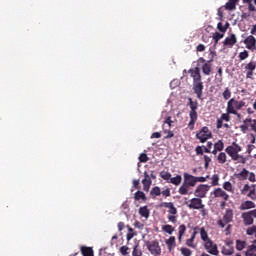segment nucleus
<instances>
[{"instance_id": "nucleus-38", "label": "nucleus", "mask_w": 256, "mask_h": 256, "mask_svg": "<svg viewBox=\"0 0 256 256\" xmlns=\"http://www.w3.org/2000/svg\"><path fill=\"white\" fill-rule=\"evenodd\" d=\"M132 256H143V251H141V249H139V244H136L133 247Z\"/></svg>"}, {"instance_id": "nucleus-13", "label": "nucleus", "mask_w": 256, "mask_h": 256, "mask_svg": "<svg viewBox=\"0 0 256 256\" xmlns=\"http://www.w3.org/2000/svg\"><path fill=\"white\" fill-rule=\"evenodd\" d=\"M198 63H202V73H204L205 75H211V71H212V67H211V63H213V58L210 60H205V58L200 57L198 59Z\"/></svg>"}, {"instance_id": "nucleus-28", "label": "nucleus", "mask_w": 256, "mask_h": 256, "mask_svg": "<svg viewBox=\"0 0 256 256\" xmlns=\"http://www.w3.org/2000/svg\"><path fill=\"white\" fill-rule=\"evenodd\" d=\"M216 159L220 165H224V163H227V154L225 152H220Z\"/></svg>"}, {"instance_id": "nucleus-37", "label": "nucleus", "mask_w": 256, "mask_h": 256, "mask_svg": "<svg viewBox=\"0 0 256 256\" xmlns=\"http://www.w3.org/2000/svg\"><path fill=\"white\" fill-rule=\"evenodd\" d=\"M166 125L168 126V129H171V127H173V120H171V116L165 118L162 128L165 129L167 127Z\"/></svg>"}, {"instance_id": "nucleus-14", "label": "nucleus", "mask_w": 256, "mask_h": 256, "mask_svg": "<svg viewBox=\"0 0 256 256\" xmlns=\"http://www.w3.org/2000/svg\"><path fill=\"white\" fill-rule=\"evenodd\" d=\"M188 207L190 209H195V210L199 211L201 209H205V204H203V200L201 198L196 197V198H192L190 200Z\"/></svg>"}, {"instance_id": "nucleus-20", "label": "nucleus", "mask_w": 256, "mask_h": 256, "mask_svg": "<svg viewBox=\"0 0 256 256\" xmlns=\"http://www.w3.org/2000/svg\"><path fill=\"white\" fill-rule=\"evenodd\" d=\"M244 45H246V49H250V51H253L256 46V39L254 38L253 35L248 36L244 40Z\"/></svg>"}, {"instance_id": "nucleus-6", "label": "nucleus", "mask_w": 256, "mask_h": 256, "mask_svg": "<svg viewBox=\"0 0 256 256\" xmlns=\"http://www.w3.org/2000/svg\"><path fill=\"white\" fill-rule=\"evenodd\" d=\"M161 195H163L165 199H167V197H171V188H166L161 191V187L155 186L150 191L151 199H157V197H161Z\"/></svg>"}, {"instance_id": "nucleus-63", "label": "nucleus", "mask_w": 256, "mask_h": 256, "mask_svg": "<svg viewBox=\"0 0 256 256\" xmlns=\"http://www.w3.org/2000/svg\"><path fill=\"white\" fill-rule=\"evenodd\" d=\"M125 229V223L124 222H119L118 223V231H123Z\"/></svg>"}, {"instance_id": "nucleus-36", "label": "nucleus", "mask_w": 256, "mask_h": 256, "mask_svg": "<svg viewBox=\"0 0 256 256\" xmlns=\"http://www.w3.org/2000/svg\"><path fill=\"white\" fill-rule=\"evenodd\" d=\"M160 177H161V179L166 181V183H169V181H171V178H172L171 173L167 172V171L160 172Z\"/></svg>"}, {"instance_id": "nucleus-39", "label": "nucleus", "mask_w": 256, "mask_h": 256, "mask_svg": "<svg viewBox=\"0 0 256 256\" xmlns=\"http://www.w3.org/2000/svg\"><path fill=\"white\" fill-rule=\"evenodd\" d=\"M223 189L225 191H228L229 193H233V191H234L233 184H231V182H229V181H226L223 183Z\"/></svg>"}, {"instance_id": "nucleus-49", "label": "nucleus", "mask_w": 256, "mask_h": 256, "mask_svg": "<svg viewBox=\"0 0 256 256\" xmlns=\"http://www.w3.org/2000/svg\"><path fill=\"white\" fill-rule=\"evenodd\" d=\"M250 190H251V186H249V184H245L243 189L241 190V194L248 195Z\"/></svg>"}, {"instance_id": "nucleus-61", "label": "nucleus", "mask_w": 256, "mask_h": 256, "mask_svg": "<svg viewBox=\"0 0 256 256\" xmlns=\"http://www.w3.org/2000/svg\"><path fill=\"white\" fill-rule=\"evenodd\" d=\"M133 237H135V232H128L126 235L127 241H131V239H133Z\"/></svg>"}, {"instance_id": "nucleus-60", "label": "nucleus", "mask_w": 256, "mask_h": 256, "mask_svg": "<svg viewBox=\"0 0 256 256\" xmlns=\"http://www.w3.org/2000/svg\"><path fill=\"white\" fill-rule=\"evenodd\" d=\"M253 251H256L255 244H252V245L248 246V248H247V253H253Z\"/></svg>"}, {"instance_id": "nucleus-10", "label": "nucleus", "mask_w": 256, "mask_h": 256, "mask_svg": "<svg viewBox=\"0 0 256 256\" xmlns=\"http://www.w3.org/2000/svg\"><path fill=\"white\" fill-rule=\"evenodd\" d=\"M242 219L244 225H253L254 219H256V209L242 213Z\"/></svg>"}, {"instance_id": "nucleus-17", "label": "nucleus", "mask_w": 256, "mask_h": 256, "mask_svg": "<svg viewBox=\"0 0 256 256\" xmlns=\"http://www.w3.org/2000/svg\"><path fill=\"white\" fill-rule=\"evenodd\" d=\"M237 43V36L235 34H230L223 41L224 47H228L229 49L233 48V46Z\"/></svg>"}, {"instance_id": "nucleus-23", "label": "nucleus", "mask_w": 256, "mask_h": 256, "mask_svg": "<svg viewBox=\"0 0 256 256\" xmlns=\"http://www.w3.org/2000/svg\"><path fill=\"white\" fill-rule=\"evenodd\" d=\"M138 213L140 216L144 217V219H149L151 211L147 206H142L139 208Z\"/></svg>"}, {"instance_id": "nucleus-58", "label": "nucleus", "mask_w": 256, "mask_h": 256, "mask_svg": "<svg viewBox=\"0 0 256 256\" xmlns=\"http://www.w3.org/2000/svg\"><path fill=\"white\" fill-rule=\"evenodd\" d=\"M195 152L196 155H203V146H197Z\"/></svg>"}, {"instance_id": "nucleus-5", "label": "nucleus", "mask_w": 256, "mask_h": 256, "mask_svg": "<svg viewBox=\"0 0 256 256\" xmlns=\"http://www.w3.org/2000/svg\"><path fill=\"white\" fill-rule=\"evenodd\" d=\"M189 106H190V122L188 123V128L190 131L195 129V123H197V109L199 107V103L197 101H193L192 98H188Z\"/></svg>"}, {"instance_id": "nucleus-46", "label": "nucleus", "mask_w": 256, "mask_h": 256, "mask_svg": "<svg viewBox=\"0 0 256 256\" xmlns=\"http://www.w3.org/2000/svg\"><path fill=\"white\" fill-rule=\"evenodd\" d=\"M222 97L224 99H231V90L229 88H225L224 92L222 93Z\"/></svg>"}, {"instance_id": "nucleus-9", "label": "nucleus", "mask_w": 256, "mask_h": 256, "mask_svg": "<svg viewBox=\"0 0 256 256\" xmlns=\"http://www.w3.org/2000/svg\"><path fill=\"white\" fill-rule=\"evenodd\" d=\"M146 247L148 251L151 253V255H154V256L161 255V246L159 245V242L157 240L147 241Z\"/></svg>"}, {"instance_id": "nucleus-53", "label": "nucleus", "mask_w": 256, "mask_h": 256, "mask_svg": "<svg viewBox=\"0 0 256 256\" xmlns=\"http://www.w3.org/2000/svg\"><path fill=\"white\" fill-rule=\"evenodd\" d=\"M248 181H250L251 183H255L256 181V176H255V173L253 172H248Z\"/></svg>"}, {"instance_id": "nucleus-57", "label": "nucleus", "mask_w": 256, "mask_h": 256, "mask_svg": "<svg viewBox=\"0 0 256 256\" xmlns=\"http://www.w3.org/2000/svg\"><path fill=\"white\" fill-rule=\"evenodd\" d=\"M220 82L223 81V68H218V78H217Z\"/></svg>"}, {"instance_id": "nucleus-48", "label": "nucleus", "mask_w": 256, "mask_h": 256, "mask_svg": "<svg viewBox=\"0 0 256 256\" xmlns=\"http://www.w3.org/2000/svg\"><path fill=\"white\" fill-rule=\"evenodd\" d=\"M139 161L140 163H147V161H149V156H147L145 153H142L139 156Z\"/></svg>"}, {"instance_id": "nucleus-30", "label": "nucleus", "mask_w": 256, "mask_h": 256, "mask_svg": "<svg viewBox=\"0 0 256 256\" xmlns=\"http://www.w3.org/2000/svg\"><path fill=\"white\" fill-rule=\"evenodd\" d=\"M81 253H82L83 256H94L93 248L87 247V246H83L81 248Z\"/></svg>"}, {"instance_id": "nucleus-55", "label": "nucleus", "mask_w": 256, "mask_h": 256, "mask_svg": "<svg viewBox=\"0 0 256 256\" xmlns=\"http://www.w3.org/2000/svg\"><path fill=\"white\" fill-rule=\"evenodd\" d=\"M217 29L221 31V33H225L227 31V27H224L223 23L219 22L217 24Z\"/></svg>"}, {"instance_id": "nucleus-45", "label": "nucleus", "mask_w": 256, "mask_h": 256, "mask_svg": "<svg viewBox=\"0 0 256 256\" xmlns=\"http://www.w3.org/2000/svg\"><path fill=\"white\" fill-rule=\"evenodd\" d=\"M249 57V52L247 50H244L243 52L239 53V59L240 61H245Z\"/></svg>"}, {"instance_id": "nucleus-44", "label": "nucleus", "mask_w": 256, "mask_h": 256, "mask_svg": "<svg viewBox=\"0 0 256 256\" xmlns=\"http://www.w3.org/2000/svg\"><path fill=\"white\" fill-rule=\"evenodd\" d=\"M211 185L212 187H217V185H219V175L218 174H214L212 177H211Z\"/></svg>"}, {"instance_id": "nucleus-50", "label": "nucleus", "mask_w": 256, "mask_h": 256, "mask_svg": "<svg viewBox=\"0 0 256 256\" xmlns=\"http://www.w3.org/2000/svg\"><path fill=\"white\" fill-rule=\"evenodd\" d=\"M247 197H249L250 199H252L253 201H255L256 199V191L255 188L251 189L248 194Z\"/></svg>"}, {"instance_id": "nucleus-2", "label": "nucleus", "mask_w": 256, "mask_h": 256, "mask_svg": "<svg viewBox=\"0 0 256 256\" xmlns=\"http://www.w3.org/2000/svg\"><path fill=\"white\" fill-rule=\"evenodd\" d=\"M241 151H243V148L236 142H232V144L227 146L225 149V153L229 155L232 161H237V163H242V165H245L247 163V159L245 156L239 154Z\"/></svg>"}, {"instance_id": "nucleus-40", "label": "nucleus", "mask_w": 256, "mask_h": 256, "mask_svg": "<svg viewBox=\"0 0 256 256\" xmlns=\"http://www.w3.org/2000/svg\"><path fill=\"white\" fill-rule=\"evenodd\" d=\"M162 230L165 232V233H168V235H173V231H175V228H173V226L167 224V225H164L162 227Z\"/></svg>"}, {"instance_id": "nucleus-33", "label": "nucleus", "mask_w": 256, "mask_h": 256, "mask_svg": "<svg viewBox=\"0 0 256 256\" xmlns=\"http://www.w3.org/2000/svg\"><path fill=\"white\" fill-rule=\"evenodd\" d=\"M223 37H225V34H221L219 32L213 34L212 39L214 40V47L219 43V41H221V39H223Z\"/></svg>"}, {"instance_id": "nucleus-3", "label": "nucleus", "mask_w": 256, "mask_h": 256, "mask_svg": "<svg viewBox=\"0 0 256 256\" xmlns=\"http://www.w3.org/2000/svg\"><path fill=\"white\" fill-rule=\"evenodd\" d=\"M184 182L178 189L180 195H189V188L197 185V176H193L187 172L183 173Z\"/></svg>"}, {"instance_id": "nucleus-27", "label": "nucleus", "mask_w": 256, "mask_h": 256, "mask_svg": "<svg viewBox=\"0 0 256 256\" xmlns=\"http://www.w3.org/2000/svg\"><path fill=\"white\" fill-rule=\"evenodd\" d=\"M169 251H173L175 249V236H171L169 239L165 241Z\"/></svg>"}, {"instance_id": "nucleus-18", "label": "nucleus", "mask_w": 256, "mask_h": 256, "mask_svg": "<svg viewBox=\"0 0 256 256\" xmlns=\"http://www.w3.org/2000/svg\"><path fill=\"white\" fill-rule=\"evenodd\" d=\"M151 183H153L151 176L147 171H145L144 179H142L143 191L149 192V189H151Z\"/></svg>"}, {"instance_id": "nucleus-29", "label": "nucleus", "mask_w": 256, "mask_h": 256, "mask_svg": "<svg viewBox=\"0 0 256 256\" xmlns=\"http://www.w3.org/2000/svg\"><path fill=\"white\" fill-rule=\"evenodd\" d=\"M183 181V178L181 175H176L175 177H172L168 183H171L172 185L179 186L181 185V182Z\"/></svg>"}, {"instance_id": "nucleus-16", "label": "nucleus", "mask_w": 256, "mask_h": 256, "mask_svg": "<svg viewBox=\"0 0 256 256\" xmlns=\"http://www.w3.org/2000/svg\"><path fill=\"white\" fill-rule=\"evenodd\" d=\"M256 69V62L250 61L245 65L244 71H246V79H253L254 71Z\"/></svg>"}, {"instance_id": "nucleus-34", "label": "nucleus", "mask_w": 256, "mask_h": 256, "mask_svg": "<svg viewBox=\"0 0 256 256\" xmlns=\"http://www.w3.org/2000/svg\"><path fill=\"white\" fill-rule=\"evenodd\" d=\"M247 247V242L243 240H236V249L237 251H243Z\"/></svg>"}, {"instance_id": "nucleus-12", "label": "nucleus", "mask_w": 256, "mask_h": 256, "mask_svg": "<svg viewBox=\"0 0 256 256\" xmlns=\"http://www.w3.org/2000/svg\"><path fill=\"white\" fill-rule=\"evenodd\" d=\"M204 249H206L207 253L210 255H219V248L217 247V244L213 242V240H208L207 242H204Z\"/></svg>"}, {"instance_id": "nucleus-24", "label": "nucleus", "mask_w": 256, "mask_h": 256, "mask_svg": "<svg viewBox=\"0 0 256 256\" xmlns=\"http://www.w3.org/2000/svg\"><path fill=\"white\" fill-rule=\"evenodd\" d=\"M236 177L239 179V181H245L249 177V170L246 168H243L241 172L236 174Z\"/></svg>"}, {"instance_id": "nucleus-54", "label": "nucleus", "mask_w": 256, "mask_h": 256, "mask_svg": "<svg viewBox=\"0 0 256 256\" xmlns=\"http://www.w3.org/2000/svg\"><path fill=\"white\" fill-rule=\"evenodd\" d=\"M211 162V157L204 155V167L205 169L209 168V163Z\"/></svg>"}, {"instance_id": "nucleus-43", "label": "nucleus", "mask_w": 256, "mask_h": 256, "mask_svg": "<svg viewBox=\"0 0 256 256\" xmlns=\"http://www.w3.org/2000/svg\"><path fill=\"white\" fill-rule=\"evenodd\" d=\"M180 251H181V255H183V256H191V255H193V251H191V249L186 248V247H182L180 249Z\"/></svg>"}, {"instance_id": "nucleus-22", "label": "nucleus", "mask_w": 256, "mask_h": 256, "mask_svg": "<svg viewBox=\"0 0 256 256\" xmlns=\"http://www.w3.org/2000/svg\"><path fill=\"white\" fill-rule=\"evenodd\" d=\"M237 3H239V0H228L224 7L226 11H235L237 9Z\"/></svg>"}, {"instance_id": "nucleus-41", "label": "nucleus", "mask_w": 256, "mask_h": 256, "mask_svg": "<svg viewBox=\"0 0 256 256\" xmlns=\"http://www.w3.org/2000/svg\"><path fill=\"white\" fill-rule=\"evenodd\" d=\"M214 148L216 149V151H223V149H225V144L223 143L222 140H218V141L214 144Z\"/></svg>"}, {"instance_id": "nucleus-56", "label": "nucleus", "mask_w": 256, "mask_h": 256, "mask_svg": "<svg viewBox=\"0 0 256 256\" xmlns=\"http://www.w3.org/2000/svg\"><path fill=\"white\" fill-rule=\"evenodd\" d=\"M194 241H195V240H193V239H191V238L187 239V240H186V245H187V247H192V249H195V245L193 244Z\"/></svg>"}, {"instance_id": "nucleus-52", "label": "nucleus", "mask_w": 256, "mask_h": 256, "mask_svg": "<svg viewBox=\"0 0 256 256\" xmlns=\"http://www.w3.org/2000/svg\"><path fill=\"white\" fill-rule=\"evenodd\" d=\"M255 233H256V226L249 227L246 230L247 235H255Z\"/></svg>"}, {"instance_id": "nucleus-11", "label": "nucleus", "mask_w": 256, "mask_h": 256, "mask_svg": "<svg viewBox=\"0 0 256 256\" xmlns=\"http://www.w3.org/2000/svg\"><path fill=\"white\" fill-rule=\"evenodd\" d=\"M211 189V186L207 184H200L196 187L194 191L195 197H199L200 199H203L206 197L207 192Z\"/></svg>"}, {"instance_id": "nucleus-64", "label": "nucleus", "mask_w": 256, "mask_h": 256, "mask_svg": "<svg viewBox=\"0 0 256 256\" xmlns=\"http://www.w3.org/2000/svg\"><path fill=\"white\" fill-rule=\"evenodd\" d=\"M133 187L135 189H141V186H139V180H133Z\"/></svg>"}, {"instance_id": "nucleus-19", "label": "nucleus", "mask_w": 256, "mask_h": 256, "mask_svg": "<svg viewBox=\"0 0 256 256\" xmlns=\"http://www.w3.org/2000/svg\"><path fill=\"white\" fill-rule=\"evenodd\" d=\"M212 195H214V197H216V198L223 199V201H229V194H227V192H225V190H223L221 188H216L212 192Z\"/></svg>"}, {"instance_id": "nucleus-1", "label": "nucleus", "mask_w": 256, "mask_h": 256, "mask_svg": "<svg viewBox=\"0 0 256 256\" xmlns=\"http://www.w3.org/2000/svg\"><path fill=\"white\" fill-rule=\"evenodd\" d=\"M193 79V91L198 99H203V82L201 81V69L199 67L192 68L188 71Z\"/></svg>"}, {"instance_id": "nucleus-59", "label": "nucleus", "mask_w": 256, "mask_h": 256, "mask_svg": "<svg viewBox=\"0 0 256 256\" xmlns=\"http://www.w3.org/2000/svg\"><path fill=\"white\" fill-rule=\"evenodd\" d=\"M196 51H198L199 53H203V51H205V45L199 44V45L196 47Z\"/></svg>"}, {"instance_id": "nucleus-25", "label": "nucleus", "mask_w": 256, "mask_h": 256, "mask_svg": "<svg viewBox=\"0 0 256 256\" xmlns=\"http://www.w3.org/2000/svg\"><path fill=\"white\" fill-rule=\"evenodd\" d=\"M240 209L242 211H247V209H255V203L253 201H245L241 204Z\"/></svg>"}, {"instance_id": "nucleus-35", "label": "nucleus", "mask_w": 256, "mask_h": 256, "mask_svg": "<svg viewBox=\"0 0 256 256\" xmlns=\"http://www.w3.org/2000/svg\"><path fill=\"white\" fill-rule=\"evenodd\" d=\"M178 211L168 213L167 219L170 223H177Z\"/></svg>"}, {"instance_id": "nucleus-21", "label": "nucleus", "mask_w": 256, "mask_h": 256, "mask_svg": "<svg viewBox=\"0 0 256 256\" xmlns=\"http://www.w3.org/2000/svg\"><path fill=\"white\" fill-rule=\"evenodd\" d=\"M160 207H164L165 209H168V213L177 212V208L175 207V204H173V202H163L160 204Z\"/></svg>"}, {"instance_id": "nucleus-8", "label": "nucleus", "mask_w": 256, "mask_h": 256, "mask_svg": "<svg viewBox=\"0 0 256 256\" xmlns=\"http://www.w3.org/2000/svg\"><path fill=\"white\" fill-rule=\"evenodd\" d=\"M213 137V133L209 131V127L204 126L201 130L196 134V139H199L200 143H206L208 139Z\"/></svg>"}, {"instance_id": "nucleus-51", "label": "nucleus", "mask_w": 256, "mask_h": 256, "mask_svg": "<svg viewBox=\"0 0 256 256\" xmlns=\"http://www.w3.org/2000/svg\"><path fill=\"white\" fill-rule=\"evenodd\" d=\"M229 115H233V113H224L221 115V120L222 121H231V116Z\"/></svg>"}, {"instance_id": "nucleus-7", "label": "nucleus", "mask_w": 256, "mask_h": 256, "mask_svg": "<svg viewBox=\"0 0 256 256\" xmlns=\"http://www.w3.org/2000/svg\"><path fill=\"white\" fill-rule=\"evenodd\" d=\"M229 223H233L232 209H226L223 218L217 221V226L221 227V229H225V225H229Z\"/></svg>"}, {"instance_id": "nucleus-62", "label": "nucleus", "mask_w": 256, "mask_h": 256, "mask_svg": "<svg viewBox=\"0 0 256 256\" xmlns=\"http://www.w3.org/2000/svg\"><path fill=\"white\" fill-rule=\"evenodd\" d=\"M151 139H161V133L159 132L152 133Z\"/></svg>"}, {"instance_id": "nucleus-26", "label": "nucleus", "mask_w": 256, "mask_h": 256, "mask_svg": "<svg viewBox=\"0 0 256 256\" xmlns=\"http://www.w3.org/2000/svg\"><path fill=\"white\" fill-rule=\"evenodd\" d=\"M134 199H135V201H143L145 203V201H147V196L145 195V192L137 191L134 194Z\"/></svg>"}, {"instance_id": "nucleus-32", "label": "nucleus", "mask_w": 256, "mask_h": 256, "mask_svg": "<svg viewBox=\"0 0 256 256\" xmlns=\"http://www.w3.org/2000/svg\"><path fill=\"white\" fill-rule=\"evenodd\" d=\"M200 237L204 243H207V241H211L209 234H207L206 230L202 227L200 228Z\"/></svg>"}, {"instance_id": "nucleus-42", "label": "nucleus", "mask_w": 256, "mask_h": 256, "mask_svg": "<svg viewBox=\"0 0 256 256\" xmlns=\"http://www.w3.org/2000/svg\"><path fill=\"white\" fill-rule=\"evenodd\" d=\"M163 131H164V135H166L164 137V139H172V137H175V133H173V131L169 130V128L168 129L164 128Z\"/></svg>"}, {"instance_id": "nucleus-31", "label": "nucleus", "mask_w": 256, "mask_h": 256, "mask_svg": "<svg viewBox=\"0 0 256 256\" xmlns=\"http://www.w3.org/2000/svg\"><path fill=\"white\" fill-rule=\"evenodd\" d=\"M178 229H179L178 241H180V243H181V241L183 239V235H185V231H187V226H185V224H181Z\"/></svg>"}, {"instance_id": "nucleus-4", "label": "nucleus", "mask_w": 256, "mask_h": 256, "mask_svg": "<svg viewBox=\"0 0 256 256\" xmlns=\"http://www.w3.org/2000/svg\"><path fill=\"white\" fill-rule=\"evenodd\" d=\"M246 106L247 104L245 103V101H237L235 100V98H232L227 102L226 111L227 113H232V115H237V117H241V114H239L237 111H240V109H243V107Z\"/></svg>"}, {"instance_id": "nucleus-15", "label": "nucleus", "mask_w": 256, "mask_h": 256, "mask_svg": "<svg viewBox=\"0 0 256 256\" xmlns=\"http://www.w3.org/2000/svg\"><path fill=\"white\" fill-rule=\"evenodd\" d=\"M222 255L231 256L235 253V247H233V240H227L225 246L221 250Z\"/></svg>"}, {"instance_id": "nucleus-47", "label": "nucleus", "mask_w": 256, "mask_h": 256, "mask_svg": "<svg viewBox=\"0 0 256 256\" xmlns=\"http://www.w3.org/2000/svg\"><path fill=\"white\" fill-rule=\"evenodd\" d=\"M120 253L123 256L129 255V247L128 246H121L120 247Z\"/></svg>"}]
</instances>
